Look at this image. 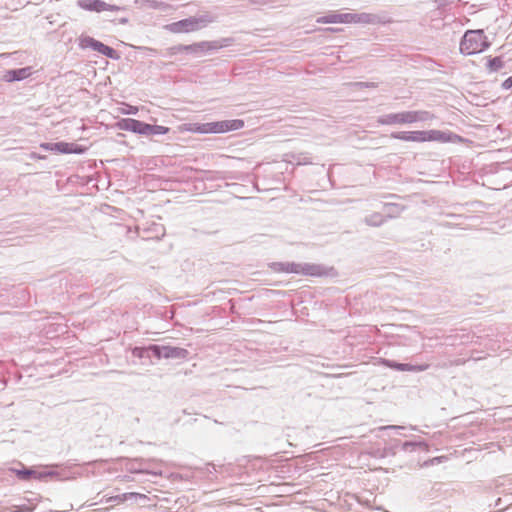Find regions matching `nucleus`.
Wrapping results in <instances>:
<instances>
[{"mask_svg": "<svg viewBox=\"0 0 512 512\" xmlns=\"http://www.w3.org/2000/svg\"><path fill=\"white\" fill-rule=\"evenodd\" d=\"M432 119H434V115L431 112L418 110L385 114L380 116L377 122L381 125H403L426 122Z\"/></svg>", "mask_w": 512, "mask_h": 512, "instance_id": "nucleus-1", "label": "nucleus"}, {"mask_svg": "<svg viewBox=\"0 0 512 512\" xmlns=\"http://www.w3.org/2000/svg\"><path fill=\"white\" fill-rule=\"evenodd\" d=\"M490 46L484 31L468 30L460 42V52L464 55H474L483 52Z\"/></svg>", "mask_w": 512, "mask_h": 512, "instance_id": "nucleus-2", "label": "nucleus"}, {"mask_svg": "<svg viewBox=\"0 0 512 512\" xmlns=\"http://www.w3.org/2000/svg\"><path fill=\"white\" fill-rule=\"evenodd\" d=\"M244 121L240 119L223 120L208 123H194L188 128L189 131L200 134H220L235 131L243 128Z\"/></svg>", "mask_w": 512, "mask_h": 512, "instance_id": "nucleus-3", "label": "nucleus"}, {"mask_svg": "<svg viewBox=\"0 0 512 512\" xmlns=\"http://www.w3.org/2000/svg\"><path fill=\"white\" fill-rule=\"evenodd\" d=\"M231 43L230 38H223L220 40H214V41H202L198 43H194L191 45H180L176 47L175 49L179 52L185 51L191 54H194L196 56H202L204 54H207L211 51H216L221 48L229 46Z\"/></svg>", "mask_w": 512, "mask_h": 512, "instance_id": "nucleus-4", "label": "nucleus"}, {"mask_svg": "<svg viewBox=\"0 0 512 512\" xmlns=\"http://www.w3.org/2000/svg\"><path fill=\"white\" fill-rule=\"evenodd\" d=\"M212 22H214V18L209 14H204L175 22L171 25V30L175 33H186L204 28Z\"/></svg>", "mask_w": 512, "mask_h": 512, "instance_id": "nucleus-5", "label": "nucleus"}, {"mask_svg": "<svg viewBox=\"0 0 512 512\" xmlns=\"http://www.w3.org/2000/svg\"><path fill=\"white\" fill-rule=\"evenodd\" d=\"M149 349L151 350L153 356H155L157 359H184L188 355V351L180 347L150 345Z\"/></svg>", "mask_w": 512, "mask_h": 512, "instance_id": "nucleus-6", "label": "nucleus"}, {"mask_svg": "<svg viewBox=\"0 0 512 512\" xmlns=\"http://www.w3.org/2000/svg\"><path fill=\"white\" fill-rule=\"evenodd\" d=\"M120 130L147 135L148 124L133 118H124L117 122Z\"/></svg>", "mask_w": 512, "mask_h": 512, "instance_id": "nucleus-7", "label": "nucleus"}, {"mask_svg": "<svg viewBox=\"0 0 512 512\" xmlns=\"http://www.w3.org/2000/svg\"><path fill=\"white\" fill-rule=\"evenodd\" d=\"M382 364L386 367L397 371H408V372H422L426 371L430 365L429 364H421V365H412L407 363H398L393 360L383 359Z\"/></svg>", "mask_w": 512, "mask_h": 512, "instance_id": "nucleus-8", "label": "nucleus"}, {"mask_svg": "<svg viewBox=\"0 0 512 512\" xmlns=\"http://www.w3.org/2000/svg\"><path fill=\"white\" fill-rule=\"evenodd\" d=\"M299 264V268L297 269V274H302V275H307V276H316V277H321V276H326L329 274V271H331L332 269H328L322 265H318V264H309V263H304V264Z\"/></svg>", "mask_w": 512, "mask_h": 512, "instance_id": "nucleus-9", "label": "nucleus"}, {"mask_svg": "<svg viewBox=\"0 0 512 512\" xmlns=\"http://www.w3.org/2000/svg\"><path fill=\"white\" fill-rule=\"evenodd\" d=\"M394 139L407 142H425L424 131H402L391 134Z\"/></svg>", "mask_w": 512, "mask_h": 512, "instance_id": "nucleus-10", "label": "nucleus"}, {"mask_svg": "<svg viewBox=\"0 0 512 512\" xmlns=\"http://www.w3.org/2000/svg\"><path fill=\"white\" fill-rule=\"evenodd\" d=\"M31 74V67L8 70L3 75V80H5L6 82L21 81L28 78Z\"/></svg>", "mask_w": 512, "mask_h": 512, "instance_id": "nucleus-11", "label": "nucleus"}, {"mask_svg": "<svg viewBox=\"0 0 512 512\" xmlns=\"http://www.w3.org/2000/svg\"><path fill=\"white\" fill-rule=\"evenodd\" d=\"M77 6L86 11L103 12L105 11V2L102 0H78Z\"/></svg>", "mask_w": 512, "mask_h": 512, "instance_id": "nucleus-12", "label": "nucleus"}, {"mask_svg": "<svg viewBox=\"0 0 512 512\" xmlns=\"http://www.w3.org/2000/svg\"><path fill=\"white\" fill-rule=\"evenodd\" d=\"M425 142L427 141H438V142H449L454 136L452 133H446L440 130L424 131Z\"/></svg>", "mask_w": 512, "mask_h": 512, "instance_id": "nucleus-13", "label": "nucleus"}, {"mask_svg": "<svg viewBox=\"0 0 512 512\" xmlns=\"http://www.w3.org/2000/svg\"><path fill=\"white\" fill-rule=\"evenodd\" d=\"M80 46L82 48H91L92 50L97 51L100 54H103L104 50L107 47V45L90 36L80 38Z\"/></svg>", "mask_w": 512, "mask_h": 512, "instance_id": "nucleus-14", "label": "nucleus"}, {"mask_svg": "<svg viewBox=\"0 0 512 512\" xmlns=\"http://www.w3.org/2000/svg\"><path fill=\"white\" fill-rule=\"evenodd\" d=\"M271 268L275 272H285V273L297 274V269L299 268V264L294 263V262H275L271 265Z\"/></svg>", "mask_w": 512, "mask_h": 512, "instance_id": "nucleus-15", "label": "nucleus"}, {"mask_svg": "<svg viewBox=\"0 0 512 512\" xmlns=\"http://www.w3.org/2000/svg\"><path fill=\"white\" fill-rule=\"evenodd\" d=\"M60 153L62 154H82L85 149L75 143L60 142Z\"/></svg>", "mask_w": 512, "mask_h": 512, "instance_id": "nucleus-16", "label": "nucleus"}, {"mask_svg": "<svg viewBox=\"0 0 512 512\" xmlns=\"http://www.w3.org/2000/svg\"><path fill=\"white\" fill-rule=\"evenodd\" d=\"M364 221L369 226L378 227L385 222V217L381 213L375 212L365 217Z\"/></svg>", "mask_w": 512, "mask_h": 512, "instance_id": "nucleus-17", "label": "nucleus"}, {"mask_svg": "<svg viewBox=\"0 0 512 512\" xmlns=\"http://www.w3.org/2000/svg\"><path fill=\"white\" fill-rule=\"evenodd\" d=\"M124 498H129L130 502L139 504V505H145L146 502L149 500L148 497L144 494L136 493V492H129L126 493V495L123 496Z\"/></svg>", "mask_w": 512, "mask_h": 512, "instance_id": "nucleus-18", "label": "nucleus"}, {"mask_svg": "<svg viewBox=\"0 0 512 512\" xmlns=\"http://www.w3.org/2000/svg\"><path fill=\"white\" fill-rule=\"evenodd\" d=\"M402 210L403 208L398 204L388 203L384 205V212L389 218L399 216Z\"/></svg>", "mask_w": 512, "mask_h": 512, "instance_id": "nucleus-19", "label": "nucleus"}, {"mask_svg": "<svg viewBox=\"0 0 512 512\" xmlns=\"http://www.w3.org/2000/svg\"><path fill=\"white\" fill-rule=\"evenodd\" d=\"M504 66V62L503 60L501 59V57H495V58H491L488 60L487 62V69L490 71V72H495V71H498L500 70L501 68H503Z\"/></svg>", "mask_w": 512, "mask_h": 512, "instance_id": "nucleus-20", "label": "nucleus"}, {"mask_svg": "<svg viewBox=\"0 0 512 512\" xmlns=\"http://www.w3.org/2000/svg\"><path fill=\"white\" fill-rule=\"evenodd\" d=\"M168 131V127L148 124L147 135H163L168 133Z\"/></svg>", "mask_w": 512, "mask_h": 512, "instance_id": "nucleus-21", "label": "nucleus"}, {"mask_svg": "<svg viewBox=\"0 0 512 512\" xmlns=\"http://www.w3.org/2000/svg\"><path fill=\"white\" fill-rule=\"evenodd\" d=\"M354 23H373L375 16L368 13H354Z\"/></svg>", "mask_w": 512, "mask_h": 512, "instance_id": "nucleus-22", "label": "nucleus"}, {"mask_svg": "<svg viewBox=\"0 0 512 512\" xmlns=\"http://www.w3.org/2000/svg\"><path fill=\"white\" fill-rule=\"evenodd\" d=\"M135 3L140 5V7H148L153 9H159L163 6V3L156 0H135Z\"/></svg>", "mask_w": 512, "mask_h": 512, "instance_id": "nucleus-23", "label": "nucleus"}, {"mask_svg": "<svg viewBox=\"0 0 512 512\" xmlns=\"http://www.w3.org/2000/svg\"><path fill=\"white\" fill-rule=\"evenodd\" d=\"M317 22L318 23H323V24L339 23L338 13H331V14H328L326 16L319 17L317 19Z\"/></svg>", "mask_w": 512, "mask_h": 512, "instance_id": "nucleus-24", "label": "nucleus"}, {"mask_svg": "<svg viewBox=\"0 0 512 512\" xmlns=\"http://www.w3.org/2000/svg\"><path fill=\"white\" fill-rule=\"evenodd\" d=\"M124 495H126V493L109 497V498L106 499L105 503H107V504H109V503L120 504V503H123V502H128L129 498H126V497L124 498L123 497Z\"/></svg>", "mask_w": 512, "mask_h": 512, "instance_id": "nucleus-25", "label": "nucleus"}, {"mask_svg": "<svg viewBox=\"0 0 512 512\" xmlns=\"http://www.w3.org/2000/svg\"><path fill=\"white\" fill-rule=\"evenodd\" d=\"M354 13H338L339 23H354Z\"/></svg>", "mask_w": 512, "mask_h": 512, "instance_id": "nucleus-26", "label": "nucleus"}, {"mask_svg": "<svg viewBox=\"0 0 512 512\" xmlns=\"http://www.w3.org/2000/svg\"><path fill=\"white\" fill-rule=\"evenodd\" d=\"M150 352H151V350L149 349V347H147V348L135 347L132 351L133 355L138 358H143L145 356H149Z\"/></svg>", "mask_w": 512, "mask_h": 512, "instance_id": "nucleus-27", "label": "nucleus"}, {"mask_svg": "<svg viewBox=\"0 0 512 512\" xmlns=\"http://www.w3.org/2000/svg\"><path fill=\"white\" fill-rule=\"evenodd\" d=\"M17 476L22 480H28L30 476L35 475L36 472L31 469H22L16 471Z\"/></svg>", "mask_w": 512, "mask_h": 512, "instance_id": "nucleus-28", "label": "nucleus"}, {"mask_svg": "<svg viewBox=\"0 0 512 512\" xmlns=\"http://www.w3.org/2000/svg\"><path fill=\"white\" fill-rule=\"evenodd\" d=\"M125 106H126V108L121 109L122 114L135 115L139 111L138 107H136V106H132V105H128V104H126Z\"/></svg>", "mask_w": 512, "mask_h": 512, "instance_id": "nucleus-29", "label": "nucleus"}, {"mask_svg": "<svg viewBox=\"0 0 512 512\" xmlns=\"http://www.w3.org/2000/svg\"><path fill=\"white\" fill-rule=\"evenodd\" d=\"M104 56L111 58V59H118L119 55L118 53L111 47L107 46L104 50L103 54Z\"/></svg>", "mask_w": 512, "mask_h": 512, "instance_id": "nucleus-30", "label": "nucleus"}, {"mask_svg": "<svg viewBox=\"0 0 512 512\" xmlns=\"http://www.w3.org/2000/svg\"><path fill=\"white\" fill-rule=\"evenodd\" d=\"M414 446L426 447L427 445L424 442H405L403 444V449L407 450L409 447H414Z\"/></svg>", "mask_w": 512, "mask_h": 512, "instance_id": "nucleus-31", "label": "nucleus"}, {"mask_svg": "<svg viewBox=\"0 0 512 512\" xmlns=\"http://www.w3.org/2000/svg\"><path fill=\"white\" fill-rule=\"evenodd\" d=\"M105 11H120V10H124L125 8L124 7H120V6H117V5H111V4H108L105 2Z\"/></svg>", "mask_w": 512, "mask_h": 512, "instance_id": "nucleus-32", "label": "nucleus"}, {"mask_svg": "<svg viewBox=\"0 0 512 512\" xmlns=\"http://www.w3.org/2000/svg\"><path fill=\"white\" fill-rule=\"evenodd\" d=\"M502 87L504 89H509L512 87V76L511 77H508L503 83H502Z\"/></svg>", "mask_w": 512, "mask_h": 512, "instance_id": "nucleus-33", "label": "nucleus"}, {"mask_svg": "<svg viewBox=\"0 0 512 512\" xmlns=\"http://www.w3.org/2000/svg\"><path fill=\"white\" fill-rule=\"evenodd\" d=\"M40 147L43 148L44 150L52 151V143H42Z\"/></svg>", "mask_w": 512, "mask_h": 512, "instance_id": "nucleus-34", "label": "nucleus"}, {"mask_svg": "<svg viewBox=\"0 0 512 512\" xmlns=\"http://www.w3.org/2000/svg\"><path fill=\"white\" fill-rule=\"evenodd\" d=\"M60 142L52 143V151L60 153Z\"/></svg>", "mask_w": 512, "mask_h": 512, "instance_id": "nucleus-35", "label": "nucleus"}, {"mask_svg": "<svg viewBox=\"0 0 512 512\" xmlns=\"http://www.w3.org/2000/svg\"><path fill=\"white\" fill-rule=\"evenodd\" d=\"M32 159H42L43 157L42 156H39L38 154L36 153H32L31 156H30Z\"/></svg>", "mask_w": 512, "mask_h": 512, "instance_id": "nucleus-36", "label": "nucleus"}, {"mask_svg": "<svg viewBox=\"0 0 512 512\" xmlns=\"http://www.w3.org/2000/svg\"><path fill=\"white\" fill-rule=\"evenodd\" d=\"M398 428H400V427L391 425V426L382 427L381 429H398Z\"/></svg>", "mask_w": 512, "mask_h": 512, "instance_id": "nucleus-37", "label": "nucleus"}, {"mask_svg": "<svg viewBox=\"0 0 512 512\" xmlns=\"http://www.w3.org/2000/svg\"><path fill=\"white\" fill-rule=\"evenodd\" d=\"M128 22V19L127 18H123L120 20V23L122 24H126Z\"/></svg>", "mask_w": 512, "mask_h": 512, "instance_id": "nucleus-38", "label": "nucleus"}]
</instances>
